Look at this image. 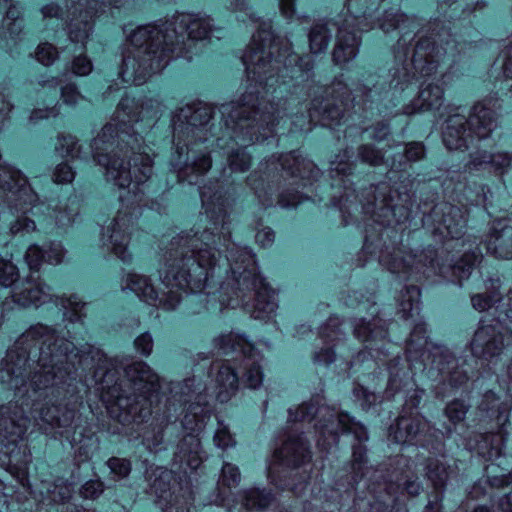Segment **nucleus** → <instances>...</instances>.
<instances>
[{
    "label": "nucleus",
    "mask_w": 512,
    "mask_h": 512,
    "mask_svg": "<svg viewBox=\"0 0 512 512\" xmlns=\"http://www.w3.org/2000/svg\"><path fill=\"white\" fill-rule=\"evenodd\" d=\"M275 458L287 467H296L310 459V452L300 435H289L282 446L275 450Z\"/></svg>",
    "instance_id": "nucleus-22"
},
{
    "label": "nucleus",
    "mask_w": 512,
    "mask_h": 512,
    "mask_svg": "<svg viewBox=\"0 0 512 512\" xmlns=\"http://www.w3.org/2000/svg\"><path fill=\"white\" fill-rule=\"evenodd\" d=\"M14 301L21 306L38 307L50 300V294L46 291V287L31 274L30 277L22 284L21 288L13 294Z\"/></svg>",
    "instance_id": "nucleus-23"
},
{
    "label": "nucleus",
    "mask_w": 512,
    "mask_h": 512,
    "mask_svg": "<svg viewBox=\"0 0 512 512\" xmlns=\"http://www.w3.org/2000/svg\"><path fill=\"white\" fill-rule=\"evenodd\" d=\"M409 21V18L400 13L398 10L395 12H386L383 22L380 27L388 32L390 29L401 28L402 25Z\"/></svg>",
    "instance_id": "nucleus-49"
},
{
    "label": "nucleus",
    "mask_w": 512,
    "mask_h": 512,
    "mask_svg": "<svg viewBox=\"0 0 512 512\" xmlns=\"http://www.w3.org/2000/svg\"><path fill=\"white\" fill-rule=\"evenodd\" d=\"M427 476L438 492L443 488L447 480V470L442 464L431 463L427 468Z\"/></svg>",
    "instance_id": "nucleus-45"
},
{
    "label": "nucleus",
    "mask_w": 512,
    "mask_h": 512,
    "mask_svg": "<svg viewBox=\"0 0 512 512\" xmlns=\"http://www.w3.org/2000/svg\"><path fill=\"white\" fill-rule=\"evenodd\" d=\"M215 349L219 353L238 352L242 357L244 373L242 375L249 388L256 389L262 384L263 374L259 365L261 356L253 345L239 334H222L214 339Z\"/></svg>",
    "instance_id": "nucleus-16"
},
{
    "label": "nucleus",
    "mask_w": 512,
    "mask_h": 512,
    "mask_svg": "<svg viewBox=\"0 0 512 512\" xmlns=\"http://www.w3.org/2000/svg\"><path fill=\"white\" fill-rule=\"evenodd\" d=\"M274 238H275V235H274L273 230L268 227H266L262 230H259L255 236L256 242L259 245H261L262 247H266V246L270 245L271 243H273Z\"/></svg>",
    "instance_id": "nucleus-64"
},
{
    "label": "nucleus",
    "mask_w": 512,
    "mask_h": 512,
    "mask_svg": "<svg viewBox=\"0 0 512 512\" xmlns=\"http://www.w3.org/2000/svg\"><path fill=\"white\" fill-rule=\"evenodd\" d=\"M353 393L355 397L361 401L360 405L363 409H368L376 401L375 394L369 392L362 386L355 387Z\"/></svg>",
    "instance_id": "nucleus-60"
},
{
    "label": "nucleus",
    "mask_w": 512,
    "mask_h": 512,
    "mask_svg": "<svg viewBox=\"0 0 512 512\" xmlns=\"http://www.w3.org/2000/svg\"><path fill=\"white\" fill-rule=\"evenodd\" d=\"M467 405L459 400L452 401L445 409V414L450 422L457 424L464 420L467 413Z\"/></svg>",
    "instance_id": "nucleus-48"
},
{
    "label": "nucleus",
    "mask_w": 512,
    "mask_h": 512,
    "mask_svg": "<svg viewBox=\"0 0 512 512\" xmlns=\"http://www.w3.org/2000/svg\"><path fill=\"white\" fill-rule=\"evenodd\" d=\"M53 177L56 183H70L75 177V172L67 163H61L56 167Z\"/></svg>",
    "instance_id": "nucleus-57"
},
{
    "label": "nucleus",
    "mask_w": 512,
    "mask_h": 512,
    "mask_svg": "<svg viewBox=\"0 0 512 512\" xmlns=\"http://www.w3.org/2000/svg\"><path fill=\"white\" fill-rule=\"evenodd\" d=\"M406 157L410 161H417L424 156V146L421 143H410L405 148Z\"/></svg>",
    "instance_id": "nucleus-62"
},
{
    "label": "nucleus",
    "mask_w": 512,
    "mask_h": 512,
    "mask_svg": "<svg viewBox=\"0 0 512 512\" xmlns=\"http://www.w3.org/2000/svg\"><path fill=\"white\" fill-rule=\"evenodd\" d=\"M56 49L49 43H42L37 47L35 56L36 59L43 65H51L57 58Z\"/></svg>",
    "instance_id": "nucleus-50"
},
{
    "label": "nucleus",
    "mask_w": 512,
    "mask_h": 512,
    "mask_svg": "<svg viewBox=\"0 0 512 512\" xmlns=\"http://www.w3.org/2000/svg\"><path fill=\"white\" fill-rule=\"evenodd\" d=\"M425 426L426 422L418 416H413L410 419L406 415H401L396 425L390 427L389 436L396 443H413Z\"/></svg>",
    "instance_id": "nucleus-24"
},
{
    "label": "nucleus",
    "mask_w": 512,
    "mask_h": 512,
    "mask_svg": "<svg viewBox=\"0 0 512 512\" xmlns=\"http://www.w3.org/2000/svg\"><path fill=\"white\" fill-rule=\"evenodd\" d=\"M151 489L156 495V502L163 512H190L192 501L191 491L188 487L183 489L181 494H176V485L171 487V481L174 480L172 471L157 468Z\"/></svg>",
    "instance_id": "nucleus-18"
},
{
    "label": "nucleus",
    "mask_w": 512,
    "mask_h": 512,
    "mask_svg": "<svg viewBox=\"0 0 512 512\" xmlns=\"http://www.w3.org/2000/svg\"><path fill=\"white\" fill-rule=\"evenodd\" d=\"M212 118V109L206 104L197 103L186 105L172 118L173 130L178 140L186 135L198 141L207 140L208 125Z\"/></svg>",
    "instance_id": "nucleus-19"
},
{
    "label": "nucleus",
    "mask_w": 512,
    "mask_h": 512,
    "mask_svg": "<svg viewBox=\"0 0 512 512\" xmlns=\"http://www.w3.org/2000/svg\"><path fill=\"white\" fill-rule=\"evenodd\" d=\"M331 94L334 96L336 101L340 102V106L334 105L330 107V103L327 102L323 111H320L316 104L309 109V118L316 120L317 116L321 115L319 119L323 125H338L341 119L344 117L345 107L348 106L350 91L340 81H335L331 87Z\"/></svg>",
    "instance_id": "nucleus-21"
},
{
    "label": "nucleus",
    "mask_w": 512,
    "mask_h": 512,
    "mask_svg": "<svg viewBox=\"0 0 512 512\" xmlns=\"http://www.w3.org/2000/svg\"><path fill=\"white\" fill-rule=\"evenodd\" d=\"M136 349L145 356H148L153 347V340L149 333H144L135 340Z\"/></svg>",
    "instance_id": "nucleus-61"
},
{
    "label": "nucleus",
    "mask_w": 512,
    "mask_h": 512,
    "mask_svg": "<svg viewBox=\"0 0 512 512\" xmlns=\"http://www.w3.org/2000/svg\"><path fill=\"white\" fill-rule=\"evenodd\" d=\"M36 228L35 222L26 216H19L17 220L11 224L10 231L12 234L30 233Z\"/></svg>",
    "instance_id": "nucleus-59"
},
{
    "label": "nucleus",
    "mask_w": 512,
    "mask_h": 512,
    "mask_svg": "<svg viewBox=\"0 0 512 512\" xmlns=\"http://www.w3.org/2000/svg\"><path fill=\"white\" fill-rule=\"evenodd\" d=\"M359 40L354 32L339 29L337 44L333 51V60L337 65H342L356 57Z\"/></svg>",
    "instance_id": "nucleus-28"
},
{
    "label": "nucleus",
    "mask_w": 512,
    "mask_h": 512,
    "mask_svg": "<svg viewBox=\"0 0 512 512\" xmlns=\"http://www.w3.org/2000/svg\"><path fill=\"white\" fill-rule=\"evenodd\" d=\"M60 305L64 309V316L70 322L79 321L82 317V310L85 307V303H83L78 296L72 295L69 298H61Z\"/></svg>",
    "instance_id": "nucleus-41"
},
{
    "label": "nucleus",
    "mask_w": 512,
    "mask_h": 512,
    "mask_svg": "<svg viewBox=\"0 0 512 512\" xmlns=\"http://www.w3.org/2000/svg\"><path fill=\"white\" fill-rule=\"evenodd\" d=\"M240 471L237 466L225 463L222 467L221 476L218 482L219 499L218 504H224L228 500V493L226 490H230L236 487L240 482Z\"/></svg>",
    "instance_id": "nucleus-31"
},
{
    "label": "nucleus",
    "mask_w": 512,
    "mask_h": 512,
    "mask_svg": "<svg viewBox=\"0 0 512 512\" xmlns=\"http://www.w3.org/2000/svg\"><path fill=\"white\" fill-rule=\"evenodd\" d=\"M226 259L237 285L235 293L253 290L252 316L256 319L270 318L278 307L275 292L257 273L255 255L246 247L233 246L228 250Z\"/></svg>",
    "instance_id": "nucleus-9"
},
{
    "label": "nucleus",
    "mask_w": 512,
    "mask_h": 512,
    "mask_svg": "<svg viewBox=\"0 0 512 512\" xmlns=\"http://www.w3.org/2000/svg\"><path fill=\"white\" fill-rule=\"evenodd\" d=\"M30 419L22 407L10 402L0 406V466L18 478H24L28 456L19 442L25 434Z\"/></svg>",
    "instance_id": "nucleus-10"
},
{
    "label": "nucleus",
    "mask_w": 512,
    "mask_h": 512,
    "mask_svg": "<svg viewBox=\"0 0 512 512\" xmlns=\"http://www.w3.org/2000/svg\"><path fill=\"white\" fill-rule=\"evenodd\" d=\"M63 0L67 11L55 3L43 5L40 9L42 19L47 25H55L67 30L71 43L85 48L93 29V19L105 12V8H118L123 0Z\"/></svg>",
    "instance_id": "nucleus-8"
},
{
    "label": "nucleus",
    "mask_w": 512,
    "mask_h": 512,
    "mask_svg": "<svg viewBox=\"0 0 512 512\" xmlns=\"http://www.w3.org/2000/svg\"><path fill=\"white\" fill-rule=\"evenodd\" d=\"M139 105L134 99L124 97L110 123L92 141L93 159L105 169L107 181L119 188H128L127 195H120L121 208L103 233L104 245L123 263H130L132 254L128 243L133 233V223L140 216L139 185L151 176L152 159L141 151L139 138L132 129L138 122L150 123L157 118L158 103L149 100Z\"/></svg>",
    "instance_id": "nucleus-2"
},
{
    "label": "nucleus",
    "mask_w": 512,
    "mask_h": 512,
    "mask_svg": "<svg viewBox=\"0 0 512 512\" xmlns=\"http://www.w3.org/2000/svg\"><path fill=\"white\" fill-rule=\"evenodd\" d=\"M403 254L401 248H396L393 252L385 251L380 256V263L392 273L406 272L414 264L415 256Z\"/></svg>",
    "instance_id": "nucleus-30"
},
{
    "label": "nucleus",
    "mask_w": 512,
    "mask_h": 512,
    "mask_svg": "<svg viewBox=\"0 0 512 512\" xmlns=\"http://www.w3.org/2000/svg\"><path fill=\"white\" fill-rule=\"evenodd\" d=\"M55 150L62 157H80V148L77 147V140L72 135H59Z\"/></svg>",
    "instance_id": "nucleus-43"
},
{
    "label": "nucleus",
    "mask_w": 512,
    "mask_h": 512,
    "mask_svg": "<svg viewBox=\"0 0 512 512\" xmlns=\"http://www.w3.org/2000/svg\"><path fill=\"white\" fill-rule=\"evenodd\" d=\"M107 465L110 468L111 472L117 475L118 477L127 476L131 470L130 462L126 459L114 457L108 460Z\"/></svg>",
    "instance_id": "nucleus-54"
},
{
    "label": "nucleus",
    "mask_w": 512,
    "mask_h": 512,
    "mask_svg": "<svg viewBox=\"0 0 512 512\" xmlns=\"http://www.w3.org/2000/svg\"><path fill=\"white\" fill-rule=\"evenodd\" d=\"M214 443L221 449H226L235 443L228 428L220 421H218V428L214 434Z\"/></svg>",
    "instance_id": "nucleus-51"
},
{
    "label": "nucleus",
    "mask_w": 512,
    "mask_h": 512,
    "mask_svg": "<svg viewBox=\"0 0 512 512\" xmlns=\"http://www.w3.org/2000/svg\"><path fill=\"white\" fill-rule=\"evenodd\" d=\"M443 40L441 39V42ZM455 48V41L449 39L445 42V47L430 40H420L416 44L414 53L409 65L417 72L420 77L430 76L437 68L440 59H443L447 54H453ZM415 74L410 76L408 64L403 65L401 68H396L393 73V79L390 82V89L393 90V95L402 93L410 86L413 85L412 79Z\"/></svg>",
    "instance_id": "nucleus-12"
},
{
    "label": "nucleus",
    "mask_w": 512,
    "mask_h": 512,
    "mask_svg": "<svg viewBox=\"0 0 512 512\" xmlns=\"http://www.w3.org/2000/svg\"><path fill=\"white\" fill-rule=\"evenodd\" d=\"M478 260L475 253H467L463 258L453 266V274L459 279L468 278L471 271Z\"/></svg>",
    "instance_id": "nucleus-44"
},
{
    "label": "nucleus",
    "mask_w": 512,
    "mask_h": 512,
    "mask_svg": "<svg viewBox=\"0 0 512 512\" xmlns=\"http://www.w3.org/2000/svg\"><path fill=\"white\" fill-rule=\"evenodd\" d=\"M59 114V109L57 105L52 107H47L45 109L37 108L33 110L31 113L30 119L33 121L47 119L50 117H56Z\"/></svg>",
    "instance_id": "nucleus-63"
},
{
    "label": "nucleus",
    "mask_w": 512,
    "mask_h": 512,
    "mask_svg": "<svg viewBox=\"0 0 512 512\" xmlns=\"http://www.w3.org/2000/svg\"><path fill=\"white\" fill-rule=\"evenodd\" d=\"M92 63L84 55L76 57L72 62V73L77 76H86L92 71Z\"/></svg>",
    "instance_id": "nucleus-56"
},
{
    "label": "nucleus",
    "mask_w": 512,
    "mask_h": 512,
    "mask_svg": "<svg viewBox=\"0 0 512 512\" xmlns=\"http://www.w3.org/2000/svg\"><path fill=\"white\" fill-rule=\"evenodd\" d=\"M75 350L72 342L38 324L17 339L1 362L0 381L14 389L16 396L33 401L37 394L49 398L31 412L36 425L47 432L48 428L72 423L74 409L55 404L52 398L60 394L61 386L78 366L94 370L92 377L101 400L110 416L123 426L138 427L151 415L153 399H158L162 386L146 363L137 361L126 366L120 379L117 360L108 359L100 349L88 345L87 350Z\"/></svg>",
    "instance_id": "nucleus-1"
},
{
    "label": "nucleus",
    "mask_w": 512,
    "mask_h": 512,
    "mask_svg": "<svg viewBox=\"0 0 512 512\" xmlns=\"http://www.w3.org/2000/svg\"><path fill=\"white\" fill-rule=\"evenodd\" d=\"M59 79L57 77H45L42 78L38 84L40 88L37 90V96L39 99L45 98V96H50L53 100L56 99L58 95V86Z\"/></svg>",
    "instance_id": "nucleus-47"
},
{
    "label": "nucleus",
    "mask_w": 512,
    "mask_h": 512,
    "mask_svg": "<svg viewBox=\"0 0 512 512\" xmlns=\"http://www.w3.org/2000/svg\"><path fill=\"white\" fill-rule=\"evenodd\" d=\"M242 505L247 509L264 508L272 500L269 492L259 489H250L243 493L241 496Z\"/></svg>",
    "instance_id": "nucleus-39"
},
{
    "label": "nucleus",
    "mask_w": 512,
    "mask_h": 512,
    "mask_svg": "<svg viewBox=\"0 0 512 512\" xmlns=\"http://www.w3.org/2000/svg\"><path fill=\"white\" fill-rule=\"evenodd\" d=\"M399 306L403 318L409 319L417 315L420 309V290L416 286L406 287Z\"/></svg>",
    "instance_id": "nucleus-34"
},
{
    "label": "nucleus",
    "mask_w": 512,
    "mask_h": 512,
    "mask_svg": "<svg viewBox=\"0 0 512 512\" xmlns=\"http://www.w3.org/2000/svg\"><path fill=\"white\" fill-rule=\"evenodd\" d=\"M104 491V485L100 480H89L80 489V494L85 499H95Z\"/></svg>",
    "instance_id": "nucleus-53"
},
{
    "label": "nucleus",
    "mask_w": 512,
    "mask_h": 512,
    "mask_svg": "<svg viewBox=\"0 0 512 512\" xmlns=\"http://www.w3.org/2000/svg\"><path fill=\"white\" fill-rule=\"evenodd\" d=\"M5 196L12 203L11 209L23 215L35 208L37 195L27 183V179L19 170L0 165V197Z\"/></svg>",
    "instance_id": "nucleus-17"
},
{
    "label": "nucleus",
    "mask_w": 512,
    "mask_h": 512,
    "mask_svg": "<svg viewBox=\"0 0 512 512\" xmlns=\"http://www.w3.org/2000/svg\"><path fill=\"white\" fill-rule=\"evenodd\" d=\"M45 488V497L54 503L65 502L70 499L74 490L72 484L63 479H57L53 484L47 485Z\"/></svg>",
    "instance_id": "nucleus-38"
},
{
    "label": "nucleus",
    "mask_w": 512,
    "mask_h": 512,
    "mask_svg": "<svg viewBox=\"0 0 512 512\" xmlns=\"http://www.w3.org/2000/svg\"><path fill=\"white\" fill-rule=\"evenodd\" d=\"M489 293H480L472 296L471 302L475 310L482 312L493 307L499 310L496 325H481L471 341V352L475 357L491 360L501 354L505 347L504 339L506 331L501 326L505 320L512 322V290L507 295L506 302L499 296L500 280L490 279L486 284Z\"/></svg>",
    "instance_id": "nucleus-7"
},
{
    "label": "nucleus",
    "mask_w": 512,
    "mask_h": 512,
    "mask_svg": "<svg viewBox=\"0 0 512 512\" xmlns=\"http://www.w3.org/2000/svg\"><path fill=\"white\" fill-rule=\"evenodd\" d=\"M270 24L262 22L259 30L242 56L246 67L248 90L238 102L221 106L225 128L230 137L241 142V147L229 155V165L233 171L244 172L250 167L251 158L243 148L248 144L268 138L274 131L278 108L266 98L276 92V84L283 77V71L296 68L308 71V63L290 52L287 45L270 31Z\"/></svg>",
    "instance_id": "nucleus-3"
},
{
    "label": "nucleus",
    "mask_w": 512,
    "mask_h": 512,
    "mask_svg": "<svg viewBox=\"0 0 512 512\" xmlns=\"http://www.w3.org/2000/svg\"><path fill=\"white\" fill-rule=\"evenodd\" d=\"M338 318H330L325 327L321 329V337L325 344H330L340 339V331L338 330Z\"/></svg>",
    "instance_id": "nucleus-52"
},
{
    "label": "nucleus",
    "mask_w": 512,
    "mask_h": 512,
    "mask_svg": "<svg viewBox=\"0 0 512 512\" xmlns=\"http://www.w3.org/2000/svg\"><path fill=\"white\" fill-rule=\"evenodd\" d=\"M61 97L65 104L74 106L83 100L75 85H66L61 88Z\"/></svg>",
    "instance_id": "nucleus-55"
},
{
    "label": "nucleus",
    "mask_w": 512,
    "mask_h": 512,
    "mask_svg": "<svg viewBox=\"0 0 512 512\" xmlns=\"http://www.w3.org/2000/svg\"><path fill=\"white\" fill-rule=\"evenodd\" d=\"M447 213L443 218V225L447 231V235L451 238H458L462 228L465 226L466 220L461 215V211L454 206H445Z\"/></svg>",
    "instance_id": "nucleus-36"
},
{
    "label": "nucleus",
    "mask_w": 512,
    "mask_h": 512,
    "mask_svg": "<svg viewBox=\"0 0 512 512\" xmlns=\"http://www.w3.org/2000/svg\"><path fill=\"white\" fill-rule=\"evenodd\" d=\"M487 250L500 259L512 258V226L494 229L487 242Z\"/></svg>",
    "instance_id": "nucleus-29"
},
{
    "label": "nucleus",
    "mask_w": 512,
    "mask_h": 512,
    "mask_svg": "<svg viewBox=\"0 0 512 512\" xmlns=\"http://www.w3.org/2000/svg\"><path fill=\"white\" fill-rule=\"evenodd\" d=\"M376 322H379V320L374 319L373 323H366L364 320H359L354 326L355 336L363 342L370 339L384 338L386 336V332L384 329L378 327Z\"/></svg>",
    "instance_id": "nucleus-37"
},
{
    "label": "nucleus",
    "mask_w": 512,
    "mask_h": 512,
    "mask_svg": "<svg viewBox=\"0 0 512 512\" xmlns=\"http://www.w3.org/2000/svg\"><path fill=\"white\" fill-rule=\"evenodd\" d=\"M443 102V89L438 85L429 84L422 88L419 96L411 105L404 108L405 114H413L417 111L438 109Z\"/></svg>",
    "instance_id": "nucleus-27"
},
{
    "label": "nucleus",
    "mask_w": 512,
    "mask_h": 512,
    "mask_svg": "<svg viewBox=\"0 0 512 512\" xmlns=\"http://www.w3.org/2000/svg\"><path fill=\"white\" fill-rule=\"evenodd\" d=\"M206 15L180 13L170 19L126 26L127 47L123 53L120 76L127 84L142 85L149 77L162 71L168 63L184 55L185 40L198 41L209 37L220 39L223 31L213 28Z\"/></svg>",
    "instance_id": "nucleus-5"
},
{
    "label": "nucleus",
    "mask_w": 512,
    "mask_h": 512,
    "mask_svg": "<svg viewBox=\"0 0 512 512\" xmlns=\"http://www.w3.org/2000/svg\"><path fill=\"white\" fill-rule=\"evenodd\" d=\"M212 370H217V374L209 385L193 377L181 385H174L170 390L175 401L185 405L189 403L182 420L183 428L188 433L181 441L176 454L185 475L188 470L195 471L203 460L198 435L205 427L206 419L210 417L206 395H215L220 402H226L237 390L238 376L230 364H215Z\"/></svg>",
    "instance_id": "nucleus-6"
},
{
    "label": "nucleus",
    "mask_w": 512,
    "mask_h": 512,
    "mask_svg": "<svg viewBox=\"0 0 512 512\" xmlns=\"http://www.w3.org/2000/svg\"><path fill=\"white\" fill-rule=\"evenodd\" d=\"M280 165L283 170L290 172L292 176H299L302 179H314L319 174V170L310 160L303 158L295 151L282 156Z\"/></svg>",
    "instance_id": "nucleus-26"
},
{
    "label": "nucleus",
    "mask_w": 512,
    "mask_h": 512,
    "mask_svg": "<svg viewBox=\"0 0 512 512\" xmlns=\"http://www.w3.org/2000/svg\"><path fill=\"white\" fill-rule=\"evenodd\" d=\"M18 277L17 267L9 260L0 258V285L11 286Z\"/></svg>",
    "instance_id": "nucleus-46"
},
{
    "label": "nucleus",
    "mask_w": 512,
    "mask_h": 512,
    "mask_svg": "<svg viewBox=\"0 0 512 512\" xmlns=\"http://www.w3.org/2000/svg\"><path fill=\"white\" fill-rule=\"evenodd\" d=\"M492 107H495V103L492 99H488L473 107L468 121L461 115L451 116L443 133V142L447 149L460 150L467 147L466 129L464 128L466 123L469 125L470 133L479 139L488 137L496 127L495 112Z\"/></svg>",
    "instance_id": "nucleus-13"
},
{
    "label": "nucleus",
    "mask_w": 512,
    "mask_h": 512,
    "mask_svg": "<svg viewBox=\"0 0 512 512\" xmlns=\"http://www.w3.org/2000/svg\"><path fill=\"white\" fill-rule=\"evenodd\" d=\"M176 151L173 155L172 167L177 172L179 181L197 184L198 177L206 173L211 167V159L206 147L202 149L197 139L182 135L180 142L174 132Z\"/></svg>",
    "instance_id": "nucleus-15"
},
{
    "label": "nucleus",
    "mask_w": 512,
    "mask_h": 512,
    "mask_svg": "<svg viewBox=\"0 0 512 512\" xmlns=\"http://www.w3.org/2000/svg\"><path fill=\"white\" fill-rule=\"evenodd\" d=\"M330 33L325 25H315L309 34V44L312 53L317 54L327 48Z\"/></svg>",
    "instance_id": "nucleus-40"
},
{
    "label": "nucleus",
    "mask_w": 512,
    "mask_h": 512,
    "mask_svg": "<svg viewBox=\"0 0 512 512\" xmlns=\"http://www.w3.org/2000/svg\"><path fill=\"white\" fill-rule=\"evenodd\" d=\"M316 417L315 429L319 434L318 445L323 449H329L335 444L339 432H352L360 442L368 439L365 429L345 413L338 412L335 408L319 406L314 403H305L298 408L289 409V422L311 421Z\"/></svg>",
    "instance_id": "nucleus-11"
},
{
    "label": "nucleus",
    "mask_w": 512,
    "mask_h": 512,
    "mask_svg": "<svg viewBox=\"0 0 512 512\" xmlns=\"http://www.w3.org/2000/svg\"><path fill=\"white\" fill-rule=\"evenodd\" d=\"M359 156L363 162L369 163L370 165H378L383 159V155L380 151L375 150L368 145L361 147Z\"/></svg>",
    "instance_id": "nucleus-58"
},
{
    "label": "nucleus",
    "mask_w": 512,
    "mask_h": 512,
    "mask_svg": "<svg viewBox=\"0 0 512 512\" xmlns=\"http://www.w3.org/2000/svg\"><path fill=\"white\" fill-rule=\"evenodd\" d=\"M23 40L22 8L11 2L0 26V47L13 53Z\"/></svg>",
    "instance_id": "nucleus-20"
},
{
    "label": "nucleus",
    "mask_w": 512,
    "mask_h": 512,
    "mask_svg": "<svg viewBox=\"0 0 512 512\" xmlns=\"http://www.w3.org/2000/svg\"><path fill=\"white\" fill-rule=\"evenodd\" d=\"M503 438L500 434H486L481 436L475 449L479 454L491 460L501 455Z\"/></svg>",
    "instance_id": "nucleus-35"
},
{
    "label": "nucleus",
    "mask_w": 512,
    "mask_h": 512,
    "mask_svg": "<svg viewBox=\"0 0 512 512\" xmlns=\"http://www.w3.org/2000/svg\"><path fill=\"white\" fill-rule=\"evenodd\" d=\"M498 398L493 392H488L484 395V399L480 405L483 411H491L494 414V408H497V421L499 423L504 424L507 421V412L509 411V406L507 403L498 404Z\"/></svg>",
    "instance_id": "nucleus-42"
},
{
    "label": "nucleus",
    "mask_w": 512,
    "mask_h": 512,
    "mask_svg": "<svg viewBox=\"0 0 512 512\" xmlns=\"http://www.w3.org/2000/svg\"><path fill=\"white\" fill-rule=\"evenodd\" d=\"M379 193L381 194V199L378 197L375 198L374 209L371 211L376 215V221L382 225H389L390 220L381 219L382 217H387L388 214H392L394 217L397 215V205L393 203L391 197H386L385 192L387 190L386 186H380L377 188Z\"/></svg>",
    "instance_id": "nucleus-33"
},
{
    "label": "nucleus",
    "mask_w": 512,
    "mask_h": 512,
    "mask_svg": "<svg viewBox=\"0 0 512 512\" xmlns=\"http://www.w3.org/2000/svg\"><path fill=\"white\" fill-rule=\"evenodd\" d=\"M424 334L425 327L423 325H417L412 331L406 347L408 359L411 361L416 354H419L420 358L425 360L431 354L433 365L443 376H447L452 387H458L465 383L468 379L467 375L464 371L458 369L456 360L449 350L441 346H435L430 351L428 348L429 342Z\"/></svg>",
    "instance_id": "nucleus-14"
},
{
    "label": "nucleus",
    "mask_w": 512,
    "mask_h": 512,
    "mask_svg": "<svg viewBox=\"0 0 512 512\" xmlns=\"http://www.w3.org/2000/svg\"><path fill=\"white\" fill-rule=\"evenodd\" d=\"M511 158L504 153H498L495 155L487 154L486 152H478L473 155L471 161L468 164L469 170H478L482 166H492L496 170H502L510 165Z\"/></svg>",
    "instance_id": "nucleus-32"
},
{
    "label": "nucleus",
    "mask_w": 512,
    "mask_h": 512,
    "mask_svg": "<svg viewBox=\"0 0 512 512\" xmlns=\"http://www.w3.org/2000/svg\"><path fill=\"white\" fill-rule=\"evenodd\" d=\"M64 256V249L60 243H51L47 249L37 245H31L26 254L25 260L32 271H37L43 261L50 264H59Z\"/></svg>",
    "instance_id": "nucleus-25"
},
{
    "label": "nucleus",
    "mask_w": 512,
    "mask_h": 512,
    "mask_svg": "<svg viewBox=\"0 0 512 512\" xmlns=\"http://www.w3.org/2000/svg\"><path fill=\"white\" fill-rule=\"evenodd\" d=\"M200 196L208 224H198L191 230L192 234L183 232L173 238L164 267L160 270L162 283L170 288L166 297L158 298L150 279L137 273L127 275L123 291L129 289L143 302L173 310L181 301L179 290L197 293L206 287L209 277L220 268L211 250V244L216 243L215 232L219 241L222 239L226 244L230 231L226 227L227 214L219 191L204 187Z\"/></svg>",
    "instance_id": "nucleus-4"
}]
</instances>
